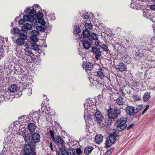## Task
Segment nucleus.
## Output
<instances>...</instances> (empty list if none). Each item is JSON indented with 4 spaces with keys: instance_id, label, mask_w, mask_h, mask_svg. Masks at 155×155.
I'll list each match as a JSON object with an SVG mask.
<instances>
[{
    "instance_id": "30",
    "label": "nucleus",
    "mask_w": 155,
    "mask_h": 155,
    "mask_svg": "<svg viewBox=\"0 0 155 155\" xmlns=\"http://www.w3.org/2000/svg\"><path fill=\"white\" fill-rule=\"evenodd\" d=\"M84 26L85 28V29L84 30L89 31V30H90L92 28L91 24V23L86 22V21H85Z\"/></svg>"
},
{
    "instance_id": "14",
    "label": "nucleus",
    "mask_w": 155,
    "mask_h": 155,
    "mask_svg": "<svg viewBox=\"0 0 155 155\" xmlns=\"http://www.w3.org/2000/svg\"><path fill=\"white\" fill-rule=\"evenodd\" d=\"M40 112V110L35 111V112H34V111H32L30 112L29 116L33 120H37L38 118V120L39 118V113Z\"/></svg>"
},
{
    "instance_id": "47",
    "label": "nucleus",
    "mask_w": 155,
    "mask_h": 155,
    "mask_svg": "<svg viewBox=\"0 0 155 155\" xmlns=\"http://www.w3.org/2000/svg\"><path fill=\"white\" fill-rule=\"evenodd\" d=\"M68 155H76V153L74 151V149L72 148L70 149L69 152H68Z\"/></svg>"
},
{
    "instance_id": "15",
    "label": "nucleus",
    "mask_w": 155,
    "mask_h": 155,
    "mask_svg": "<svg viewBox=\"0 0 155 155\" xmlns=\"http://www.w3.org/2000/svg\"><path fill=\"white\" fill-rule=\"evenodd\" d=\"M33 122H29L27 126L28 130L31 132H33L36 130L37 126L36 122L33 120Z\"/></svg>"
},
{
    "instance_id": "39",
    "label": "nucleus",
    "mask_w": 155,
    "mask_h": 155,
    "mask_svg": "<svg viewBox=\"0 0 155 155\" xmlns=\"http://www.w3.org/2000/svg\"><path fill=\"white\" fill-rule=\"evenodd\" d=\"M96 78H97L95 76L92 75L91 76H89V80L90 82L92 83L93 84L94 83L96 84V83L95 82V81H96Z\"/></svg>"
},
{
    "instance_id": "40",
    "label": "nucleus",
    "mask_w": 155,
    "mask_h": 155,
    "mask_svg": "<svg viewBox=\"0 0 155 155\" xmlns=\"http://www.w3.org/2000/svg\"><path fill=\"white\" fill-rule=\"evenodd\" d=\"M43 14L41 12H39L37 14L36 13L35 19L41 18H43Z\"/></svg>"
},
{
    "instance_id": "16",
    "label": "nucleus",
    "mask_w": 155,
    "mask_h": 155,
    "mask_svg": "<svg viewBox=\"0 0 155 155\" xmlns=\"http://www.w3.org/2000/svg\"><path fill=\"white\" fill-rule=\"evenodd\" d=\"M117 66L116 69L121 72L126 71L127 70V66L122 62H119Z\"/></svg>"
},
{
    "instance_id": "64",
    "label": "nucleus",
    "mask_w": 155,
    "mask_h": 155,
    "mask_svg": "<svg viewBox=\"0 0 155 155\" xmlns=\"http://www.w3.org/2000/svg\"><path fill=\"white\" fill-rule=\"evenodd\" d=\"M6 152L5 150H2L1 153H0V154L1 155H5Z\"/></svg>"
},
{
    "instance_id": "36",
    "label": "nucleus",
    "mask_w": 155,
    "mask_h": 155,
    "mask_svg": "<svg viewBox=\"0 0 155 155\" xmlns=\"http://www.w3.org/2000/svg\"><path fill=\"white\" fill-rule=\"evenodd\" d=\"M80 15L83 17V18L84 19H88L89 18V16L87 15V13L85 12H80Z\"/></svg>"
},
{
    "instance_id": "34",
    "label": "nucleus",
    "mask_w": 155,
    "mask_h": 155,
    "mask_svg": "<svg viewBox=\"0 0 155 155\" xmlns=\"http://www.w3.org/2000/svg\"><path fill=\"white\" fill-rule=\"evenodd\" d=\"M97 73L101 78H103L105 76L104 71L101 69H99V71H97Z\"/></svg>"
},
{
    "instance_id": "28",
    "label": "nucleus",
    "mask_w": 155,
    "mask_h": 155,
    "mask_svg": "<svg viewBox=\"0 0 155 155\" xmlns=\"http://www.w3.org/2000/svg\"><path fill=\"white\" fill-rule=\"evenodd\" d=\"M34 21L36 23H38L41 24L42 25L45 26V21L44 19L41 18H39L35 19Z\"/></svg>"
},
{
    "instance_id": "50",
    "label": "nucleus",
    "mask_w": 155,
    "mask_h": 155,
    "mask_svg": "<svg viewBox=\"0 0 155 155\" xmlns=\"http://www.w3.org/2000/svg\"><path fill=\"white\" fill-rule=\"evenodd\" d=\"M130 7L132 8H134L135 9H138V8L137 7V6L136 5H135L134 3L131 2V3L130 4Z\"/></svg>"
},
{
    "instance_id": "49",
    "label": "nucleus",
    "mask_w": 155,
    "mask_h": 155,
    "mask_svg": "<svg viewBox=\"0 0 155 155\" xmlns=\"http://www.w3.org/2000/svg\"><path fill=\"white\" fill-rule=\"evenodd\" d=\"M76 152L78 155H81L82 153V151L80 148H76Z\"/></svg>"
},
{
    "instance_id": "17",
    "label": "nucleus",
    "mask_w": 155,
    "mask_h": 155,
    "mask_svg": "<svg viewBox=\"0 0 155 155\" xmlns=\"http://www.w3.org/2000/svg\"><path fill=\"white\" fill-rule=\"evenodd\" d=\"M14 73L15 74L18 75L25 74L24 70L19 65L16 66V67H14Z\"/></svg>"
},
{
    "instance_id": "54",
    "label": "nucleus",
    "mask_w": 155,
    "mask_h": 155,
    "mask_svg": "<svg viewBox=\"0 0 155 155\" xmlns=\"http://www.w3.org/2000/svg\"><path fill=\"white\" fill-rule=\"evenodd\" d=\"M134 98L136 101H139L140 100L141 97L140 96H138V95H136L134 96Z\"/></svg>"
},
{
    "instance_id": "52",
    "label": "nucleus",
    "mask_w": 155,
    "mask_h": 155,
    "mask_svg": "<svg viewBox=\"0 0 155 155\" xmlns=\"http://www.w3.org/2000/svg\"><path fill=\"white\" fill-rule=\"evenodd\" d=\"M149 107V105H147V106H146L145 108V109L143 111V112L141 114L142 115H143L146 112V111L148 109Z\"/></svg>"
},
{
    "instance_id": "37",
    "label": "nucleus",
    "mask_w": 155,
    "mask_h": 155,
    "mask_svg": "<svg viewBox=\"0 0 155 155\" xmlns=\"http://www.w3.org/2000/svg\"><path fill=\"white\" fill-rule=\"evenodd\" d=\"M23 28L24 29H26L27 30H30L31 29L32 26L31 24H29L28 23H26L23 26Z\"/></svg>"
},
{
    "instance_id": "43",
    "label": "nucleus",
    "mask_w": 155,
    "mask_h": 155,
    "mask_svg": "<svg viewBox=\"0 0 155 155\" xmlns=\"http://www.w3.org/2000/svg\"><path fill=\"white\" fill-rule=\"evenodd\" d=\"M142 108V105H139L136 108H135V115H136L138 112H139L141 109Z\"/></svg>"
},
{
    "instance_id": "5",
    "label": "nucleus",
    "mask_w": 155,
    "mask_h": 155,
    "mask_svg": "<svg viewBox=\"0 0 155 155\" xmlns=\"http://www.w3.org/2000/svg\"><path fill=\"white\" fill-rule=\"evenodd\" d=\"M127 117H122L117 121L116 122L117 125V130L121 131L125 129L127 126L126 122L127 121Z\"/></svg>"
},
{
    "instance_id": "11",
    "label": "nucleus",
    "mask_w": 155,
    "mask_h": 155,
    "mask_svg": "<svg viewBox=\"0 0 155 155\" xmlns=\"http://www.w3.org/2000/svg\"><path fill=\"white\" fill-rule=\"evenodd\" d=\"M98 47H93L92 48V51L93 53L95 54V58L96 60H98L101 54V52L100 51V48H98Z\"/></svg>"
},
{
    "instance_id": "26",
    "label": "nucleus",
    "mask_w": 155,
    "mask_h": 155,
    "mask_svg": "<svg viewBox=\"0 0 155 155\" xmlns=\"http://www.w3.org/2000/svg\"><path fill=\"white\" fill-rule=\"evenodd\" d=\"M98 47L101 48L103 49L104 51L107 53H109L110 52V51L109 50L108 47L106 45L104 44L102 45H99Z\"/></svg>"
},
{
    "instance_id": "38",
    "label": "nucleus",
    "mask_w": 155,
    "mask_h": 155,
    "mask_svg": "<svg viewBox=\"0 0 155 155\" xmlns=\"http://www.w3.org/2000/svg\"><path fill=\"white\" fill-rule=\"evenodd\" d=\"M20 135H21L23 137L28 133L27 130L25 129H21L20 132Z\"/></svg>"
},
{
    "instance_id": "31",
    "label": "nucleus",
    "mask_w": 155,
    "mask_h": 155,
    "mask_svg": "<svg viewBox=\"0 0 155 155\" xmlns=\"http://www.w3.org/2000/svg\"><path fill=\"white\" fill-rule=\"evenodd\" d=\"M123 98L120 96L116 100L117 103L119 105H123L124 103Z\"/></svg>"
},
{
    "instance_id": "57",
    "label": "nucleus",
    "mask_w": 155,
    "mask_h": 155,
    "mask_svg": "<svg viewBox=\"0 0 155 155\" xmlns=\"http://www.w3.org/2000/svg\"><path fill=\"white\" fill-rule=\"evenodd\" d=\"M25 117H26V118H28V119H29L28 116H26V115H22L21 117H18V119L20 120V119H23Z\"/></svg>"
},
{
    "instance_id": "19",
    "label": "nucleus",
    "mask_w": 155,
    "mask_h": 155,
    "mask_svg": "<svg viewBox=\"0 0 155 155\" xmlns=\"http://www.w3.org/2000/svg\"><path fill=\"white\" fill-rule=\"evenodd\" d=\"M31 134H28L27 135L25 136L23 138H24V141L25 143H28L27 144H29L31 147L32 146L31 145Z\"/></svg>"
},
{
    "instance_id": "62",
    "label": "nucleus",
    "mask_w": 155,
    "mask_h": 155,
    "mask_svg": "<svg viewBox=\"0 0 155 155\" xmlns=\"http://www.w3.org/2000/svg\"><path fill=\"white\" fill-rule=\"evenodd\" d=\"M49 146L50 147V148L51 150L52 151H53V144H52V143H51V142H50V144L49 145Z\"/></svg>"
},
{
    "instance_id": "33",
    "label": "nucleus",
    "mask_w": 155,
    "mask_h": 155,
    "mask_svg": "<svg viewBox=\"0 0 155 155\" xmlns=\"http://www.w3.org/2000/svg\"><path fill=\"white\" fill-rule=\"evenodd\" d=\"M47 27L46 26L39 25L36 27V28L37 30L41 32H44L46 29Z\"/></svg>"
},
{
    "instance_id": "35",
    "label": "nucleus",
    "mask_w": 155,
    "mask_h": 155,
    "mask_svg": "<svg viewBox=\"0 0 155 155\" xmlns=\"http://www.w3.org/2000/svg\"><path fill=\"white\" fill-rule=\"evenodd\" d=\"M40 47V45L36 44V43L34 44L33 45L31 46V48L32 49L37 51H39L40 50L39 48Z\"/></svg>"
},
{
    "instance_id": "41",
    "label": "nucleus",
    "mask_w": 155,
    "mask_h": 155,
    "mask_svg": "<svg viewBox=\"0 0 155 155\" xmlns=\"http://www.w3.org/2000/svg\"><path fill=\"white\" fill-rule=\"evenodd\" d=\"M23 155H29V153L31 152V151L28 150V148L24 147L23 149Z\"/></svg>"
},
{
    "instance_id": "45",
    "label": "nucleus",
    "mask_w": 155,
    "mask_h": 155,
    "mask_svg": "<svg viewBox=\"0 0 155 155\" xmlns=\"http://www.w3.org/2000/svg\"><path fill=\"white\" fill-rule=\"evenodd\" d=\"M36 36L31 35L30 36V38L32 41L34 42H36L38 41V38Z\"/></svg>"
},
{
    "instance_id": "59",
    "label": "nucleus",
    "mask_w": 155,
    "mask_h": 155,
    "mask_svg": "<svg viewBox=\"0 0 155 155\" xmlns=\"http://www.w3.org/2000/svg\"><path fill=\"white\" fill-rule=\"evenodd\" d=\"M24 22L23 19H21L18 21V23L19 25H23V22Z\"/></svg>"
},
{
    "instance_id": "3",
    "label": "nucleus",
    "mask_w": 155,
    "mask_h": 155,
    "mask_svg": "<svg viewBox=\"0 0 155 155\" xmlns=\"http://www.w3.org/2000/svg\"><path fill=\"white\" fill-rule=\"evenodd\" d=\"M31 145L32 146L31 147L29 144H25L24 147L28 148V150L29 149L31 151H35V147L36 146V143L40 141L41 137L40 134L37 133H34L31 134Z\"/></svg>"
},
{
    "instance_id": "13",
    "label": "nucleus",
    "mask_w": 155,
    "mask_h": 155,
    "mask_svg": "<svg viewBox=\"0 0 155 155\" xmlns=\"http://www.w3.org/2000/svg\"><path fill=\"white\" fill-rule=\"evenodd\" d=\"M55 144L58 147L65 145V142L63 138L59 136H58L56 140L55 139V141H53Z\"/></svg>"
},
{
    "instance_id": "53",
    "label": "nucleus",
    "mask_w": 155,
    "mask_h": 155,
    "mask_svg": "<svg viewBox=\"0 0 155 155\" xmlns=\"http://www.w3.org/2000/svg\"><path fill=\"white\" fill-rule=\"evenodd\" d=\"M134 125V124L132 123V124H130L128 127H127V130H129L130 129H131L133 127Z\"/></svg>"
},
{
    "instance_id": "23",
    "label": "nucleus",
    "mask_w": 155,
    "mask_h": 155,
    "mask_svg": "<svg viewBox=\"0 0 155 155\" xmlns=\"http://www.w3.org/2000/svg\"><path fill=\"white\" fill-rule=\"evenodd\" d=\"M94 148L92 146H88L86 147L84 150V152L86 155L89 154L93 150Z\"/></svg>"
},
{
    "instance_id": "48",
    "label": "nucleus",
    "mask_w": 155,
    "mask_h": 155,
    "mask_svg": "<svg viewBox=\"0 0 155 155\" xmlns=\"http://www.w3.org/2000/svg\"><path fill=\"white\" fill-rule=\"evenodd\" d=\"M74 31L75 32V33L77 34H78L81 31V29L78 26H76L75 28H74Z\"/></svg>"
},
{
    "instance_id": "4",
    "label": "nucleus",
    "mask_w": 155,
    "mask_h": 155,
    "mask_svg": "<svg viewBox=\"0 0 155 155\" xmlns=\"http://www.w3.org/2000/svg\"><path fill=\"white\" fill-rule=\"evenodd\" d=\"M91 103L92 102L91 100H88L84 104L85 109L84 117L86 123H89V122H91L92 121L93 117H94V116L88 114V111H89L91 108H92V105Z\"/></svg>"
},
{
    "instance_id": "12",
    "label": "nucleus",
    "mask_w": 155,
    "mask_h": 155,
    "mask_svg": "<svg viewBox=\"0 0 155 155\" xmlns=\"http://www.w3.org/2000/svg\"><path fill=\"white\" fill-rule=\"evenodd\" d=\"M25 54L29 56L31 59L35 62H37L38 58L36 55H34L31 52V50L27 49L25 50Z\"/></svg>"
},
{
    "instance_id": "24",
    "label": "nucleus",
    "mask_w": 155,
    "mask_h": 155,
    "mask_svg": "<svg viewBox=\"0 0 155 155\" xmlns=\"http://www.w3.org/2000/svg\"><path fill=\"white\" fill-rule=\"evenodd\" d=\"M36 13V11L34 9H33L30 11L29 15L30 17V19L31 18V20H35L34 17H35Z\"/></svg>"
},
{
    "instance_id": "42",
    "label": "nucleus",
    "mask_w": 155,
    "mask_h": 155,
    "mask_svg": "<svg viewBox=\"0 0 155 155\" xmlns=\"http://www.w3.org/2000/svg\"><path fill=\"white\" fill-rule=\"evenodd\" d=\"M49 134L50 135L52 140L53 141H55V137L54 136V131L51 130H50L49 132Z\"/></svg>"
},
{
    "instance_id": "21",
    "label": "nucleus",
    "mask_w": 155,
    "mask_h": 155,
    "mask_svg": "<svg viewBox=\"0 0 155 155\" xmlns=\"http://www.w3.org/2000/svg\"><path fill=\"white\" fill-rule=\"evenodd\" d=\"M103 137L101 134L97 135L95 137V140L96 143L100 144L102 142Z\"/></svg>"
},
{
    "instance_id": "8",
    "label": "nucleus",
    "mask_w": 155,
    "mask_h": 155,
    "mask_svg": "<svg viewBox=\"0 0 155 155\" xmlns=\"http://www.w3.org/2000/svg\"><path fill=\"white\" fill-rule=\"evenodd\" d=\"M126 113L130 116L135 115V107L131 106H127L124 109Z\"/></svg>"
},
{
    "instance_id": "44",
    "label": "nucleus",
    "mask_w": 155,
    "mask_h": 155,
    "mask_svg": "<svg viewBox=\"0 0 155 155\" xmlns=\"http://www.w3.org/2000/svg\"><path fill=\"white\" fill-rule=\"evenodd\" d=\"M31 35L34 36L35 35L36 36H39L40 35L39 32L35 30L31 31Z\"/></svg>"
},
{
    "instance_id": "7",
    "label": "nucleus",
    "mask_w": 155,
    "mask_h": 155,
    "mask_svg": "<svg viewBox=\"0 0 155 155\" xmlns=\"http://www.w3.org/2000/svg\"><path fill=\"white\" fill-rule=\"evenodd\" d=\"M19 36L20 38L16 40L15 43L19 46H21L24 45L25 41L27 39V34L21 33Z\"/></svg>"
},
{
    "instance_id": "29",
    "label": "nucleus",
    "mask_w": 155,
    "mask_h": 155,
    "mask_svg": "<svg viewBox=\"0 0 155 155\" xmlns=\"http://www.w3.org/2000/svg\"><path fill=\"white\" fill-rule=\"evenodd\" d=\"M23 19L24 21H29L31 22H32L34 21V20H31L29 15H25L23 16Z\"/></svg>"
},
{
    "instance_id": "10",
    "label": "nucleus",
    "mask_w": 155,
    "mask_h": 155,
    "mask_svg": "<svg viewBox=\"0 0 155 155\" xmlns=\"http://www.w3.org/2000/svg\"><path fill=\"white\" fill-rule=\"evenodd\" d=\"M1 96H2L1 97V98L3 97L4 100L6 101H11L14 97V96L12 94H11L9 91L5 92L3 95H1Z\"/></svg>"
},
{
    "instance_id": "61",
    "label": "nucleus",
    "mask_w": 155,
    "mask_h": 155,
    "mask_svg": "<svg viewBox=\"0 0 155 155\" xmlns=\"http://www.w3.org/2000/svg\"><path fill=\"white\" fill-rule=\"evenodd\" d=\"M111 153L112 152L111 151L109 150L106 152V155H110Z\"/></svg>"
},
{
    "instance_id": "51",
    "label": "nucleus",
    "mask_w": 155,
    "mask_h": 155,
    "mask_svg": "<svg viewBox=\"0 0 155 155\" xmlns=\"http://www.w3.org/2000/svg\"><path fill=\"white\" fill-rule=\"evenodd\" d=\"M28 85L27 83H24L22 84V86L21 87L22 89H28Z\"/></svg>"
},
{
    "instance_id": "18",
    "label": "nucleus",
    "mask_w": 155,
    "mask_h": 155,
    "mask_svg": "<svg viewBox=\"0 0 155 155\" xmlns=\"http://www.w3.org/2000/svg\"><path fill=\"white\" fill-rule=\"evenodd\" d=\"M96 120L98 123H101L104 119V117L99 111H97L95 112V116Z\"/></svg>"
},
{
    "instance_id": "32",
    "label": "nucleus",
    "mask_w": 155,
    "mask_h": 155,
    "mask_svg": "<svg viewBox=\"0 0 155 155\" xmlns=\"http://www.w3.org/2000/svg\"><path fill=\"white\" fill-rule=\"evenodd\" d=\"M150 94L148 92H146L143 95V99L144 101H147L150 97Z\"/></svg>"
},
{
    "instance_id": "56",
    "label": "nucleus",
    "mask_w": 155,
    "mask_h": 155,
    "mask_svg": "<svg viewBox=\"0 0 155 155\" xmlns=\"http://www.w3.org/2000/svg\"><path fill=\"white\" fill-rule=\"evenodd\" d=\"M23 75H24V76L21 77V80L22 81H25L26 80L25 74H25Z\"/></svg>"
},
{
    "instance_id": "58",
    "label": "nucleus",
    "mask_w": 155,
    "mask_h": 155,
    "mask_svg": "<svg viewBox=\"0 0 155 155\" xmlns=\"http://www.w3.org/2000/svg\"><path fill=\"white\" fill-rule=\"evenodd\" d=\"M150 8L151 10L155 11V5H151L150 6Z\"/></svg>"
},
{
    "instance_id": "55",
    "label": "nucleus",
    "mask_w": 155,
    "mask_h": 155,
    "mask_svg": "<svg viewBox=\"0 0 155 155\" xmlns=\"http://www.w3.org/2000/svg\"><path fill=\"white\" fill-rule=\"evenodd\" d=\"M3 81L2 79H0V91H1V87L3 85Z\"/></svg>"
},
{
    "instance_id": "9",
    "label": "nucleus",
    "mask_w": 155,
    "mask_h": 155,
    "mask_svg": "<svg viewBox=\"0 0 155 155\" xmlns=\"http://www.w3.org/2000/svg\"><path fill=\"white\" fill-rule=\"evenodd\" d=\"M11 33L13 34L18 35L19 34V36L21 33L27 34L26 31L23 29V28L22 27L21 30H19L17 27H15L13 28V29L11 30Z\"/></svg>"
},
{
    "instance_id": "60",
    "label": "nucleus",
    "mask_w": 155,
    "mask_h": 155,
    "mask_svg": "<svg viewBox=\"0 0 155 155\" xmlns=\"http://www.w3.org/2000/svg\"><path fill=\"white\" fill-rule=\"evenodd\" d=\"M28 95H31V94H32V90L31 88H29L28 90Z\"/></svg>"
},
{
    "instance_id": "1",
    "label": "nucleus",
    "mask_w": 155,
    "mask_h": 155,
    "mask_svg": "<svg viewBox=\"0 0 155 155\" xmlns=\"http://www.w3.org/2000/svg\"><path fill=\"white\" fill-rule=\"evenodd\" d=\"M78 36V39L82 41V45L84 49H88L93 43L95 44L96 47H99L100 41L98 36L95 33L92 32L91 34L89 31L83 30L82 35Z\"/></svg>"
},
{
    "instance_id": "2",
    "label": "nucleus",
    "mask_w": 155,
    "mask_h": 155,
    "mask_svg": "<svg viewBox=\"0 0 155 155\" xmlns=\"http://www.w3.org/2000/svg\"><path fill=\"white\" fill-rule=\"evenodd\" d=\"M108 118L104 120L105 122L107 125H110L112 121V119L116 118L120 113L119 109H114L110 108L108 110Z\"/></svg>"
},
{
    "instance_id": "46",
    "label": "nucleus",
    "mask_w": 155,
    "mask_h": 155,
    "mask_svg": "<svg viewBox=\"0 0 155 155\" xmlns=\"http://www.w3.org/2000/svg\"><path fill=\"white\" fill-rule=\"evenodd\" d=\"M50 18V20L51 21H54L55 19V17L54 14L53 13H51L48 15Z\"/></svg>"
},
{
    "instance_id": "6",
    "label": "nucleus",
    "mask_w": 155,
    "mask_h": 155,
    "mask_svg": "<svg viewBox=\"0 0 155 155\" xmlns=\"http://www.w3.org/2000/svg\"><path fill=\"white\" fill-rule=\"evenodd\" d=\"M117 136L116 133L115 132L110 133L109 137L110 142L109 143L108 140L107 139L105 142L106 146L109 147L111 146L112 144H114L116 140V138Z\"/></svg>"
},
{
    "instance_id": "20",
    "label": "nucleus",
    "mask_w": 155,
    "mask_h": 155,
    "mask_svg": "<svg viewBox=\"0 0 155 155\" xmlns=\"http://www.w3.org/2000/svg\"><path fill=\"white\" fill-rule=\"evenodd\" d=\"M93 67V64L90 62L85 63L84 64H83L82 67L84 68L86 71H90Z\"/></svg>"
},
{
    "instance_id": "22",
    "label": "nucleus",
    "mask_w": 155,
    "mask_h": 155,
    "mask_svg": "<svg viewBox=\"0 0 155 155\" xmlns=\"http://www.w3.org/2000/svg\"><path fill=\"white\" fill-rule=\"evenodd\" d=\"M60 150L61 153L62 155H68V151H70V149L68 148L67 150L65 145L61 146L60 148Z\"/></svg>"
},
{
    "instance_id": "27",
    "label": "nucleus",
    "mask_w": 155,
    "mask_h": 155,
    "mask_svg": "<svg viewBox=\"0 0 155 155\" xmlns=\"http://www.w3.org/2000/svg\"><path fill=\"white\" fill-rule=\"evenodd\" d=\"M18 88V86L16 84H13L9 87L8 88L9 91L14 92Z\"/></svg>"
},
{
    "instance_id": "25",
    "label": "nucleus",
    "mask_w": 155,
    "mask_h": 155,
    "mask_svg": "<svg viewBox=\"0 0 155 155\" xmlns=\"http://www.w3.org/2000/svg\"><path fill=\"white\" fill-rule=\"evenodd\" d=\"M143 15L144 17L148 19H150V14L147 10H143Z\"/></svg>"
},
{
    "instance_id": "63",
    "label": "nucleus",
    "mask_w": 155,
    "mask_h": 155,
    "mask_svg": "<svg viewBox=\"0 0 155 155\" xmlns=\"http://www.w3.org/2000/svg\"><path fill=\"white\" fill-rule=\"evenodd\" d=\"M29 155H36V152L35 151L33 152L32 151H31L30 153H29Z\"/></svg>"
}]
</instances>
